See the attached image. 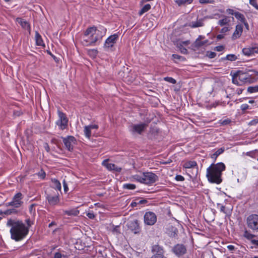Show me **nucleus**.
<instances>
[{
	"label": "nucleus",
	"mask_w": 258,
	"mask_h": 258,
	"mask_svg": "<svg viewBox=\"0 0 258 258\" xmlns=\"http://www.w3.org/2000/svg\"><path fill=\"white\" fill-rule=\"evenodd\" d=\"M124 188L127 189H134L136 188V185L133 183H125L123 185Z\"/></svg>",
	"instance_id": "obj_36"
},
{
	"label": "nucleus",
	"mask_w": 258,
	"mask_h": 258,
	"mask_svg": "<svg viewBox=\"0 0 258 258\" xmlns=\"http://www.w3.org/2000/svg\"><path fill=\"white\" fill-rule=\"evenodd\" d=\"M151 251L154 253L153 255H162L164 254L163 248L158 244L153 245Z\"/></svg>",
	"instance_id": "obj_20"
},
{
	"label": "nucleus",
	"mask_w": 258,
	"mask_h": 258,
	"mask_svg": "<svg viewBox=\"0 0 258 258\" xmlns=\"http://www.w3.org/2000/svg\"><path fill=\"white\" fill-rule=\"evenodd\" d=\"M112 232L114 234H115V235L119 234L120 233V230H119V226H114L112 230Z\"/></svg>",
	"instance_id": "obj_40"
},
{
	"label": "nucleus",
	"mask_w": 258,
	"mask_h": 258,
	"mask_svg": "<svg viewBox=\"0 0 258 258\" xmlns=\"http://www.w3.org/2000/svg\"><path fill=\"white\" fill-rule=\"evenodd\" d=\"M16 22L19 24L24 29L28 31L29 33H30V26L27 21L21 18H17L16 19Z\"/></svg>",
	"instance_id": "obj_19"
},
{
	"label": "nucleus",
	"mask_w": 258,
	"mask_h": 258,
	"mask_svg": "<svg viewBox=\"0 0 258 258\" xmlns=\"http://www.w3.org/2000/svg\"><path fill=\"white\" fill-rule=\"evenodd\" d=\"M224 38V35L223 34H218L217 35V39L218 40H221Z\"/></svg>",
	"instance_id": "obj_63"
},
{
	"label": "nucleus",
	"mask_w": 258,
	"mask_h": 258,
	"mask_svg": "<svg viewBox=\"0 0 258 258\" xmlns=\"http://www.w3.org/2000/svg\"><path fill=\"white\" fill-rule=\"evenodd\" d=\"M175 179L176 181H182L184 180V177L181 175H177L175 176Z\"/></svg>",
	"instance_id": "obj_48"
},
{
	"label": "nucleus",
	"mask_w": 258,
	"mask_h": 258,
	"mask_svg": "<svg viewBox=\"0 0 258 258\" xmlns=\"http://www.w3.org/2000/svg\"><path fill=\"white\" fill-rule=\"evenodd\" d=\"M248 107H249V106L247 104H243L241 105V107H240L241 109L243 111L247 109L248 108Z\"/></svg>",
	"instance_id": "obj_54"
},
{
	"label": "nucleus",
	"mask_w": 258,
	"mask_h": 258,
	"mask_svg": "<svg viewBox=\"0 0 258 258\" xmlns=\"http://www.w3.org/2000/svg\"><path fill=\"white\" fill-rule=\"evenodd\" d=\"M164 80L166 82H168L169 83H170L171 84H174L176 83V80L172 77H165L164 78Z\"/></svg>",
	"instance_id": "obj_38"
},
{
	"label": "nucleus",
	"mask_w": 258,
	"mask_h": 258,
	"mask_svg": "<svg viewBox=\"0 0 258 258\" xmlns=\"http://www.w3.org/2000/svg\"><path fill=\"white\" fill-rule=\"evenodd\" d=\"M218 207L220 206V211L223 213L226 214V212L225 211V207L223 205H222L220 204H217Z\"/></svg>",
	"instance_id": "obj_49"
},
{
	"label": "nucleus",
	"mask_w": 258,
	"mask_h": 258,
	"mask_svg": "<svg viewBox=\"0 0 258 258\" xmlns=\"http://www.w3.org/2000/svg\"><path fill=\"white\" fill-rule=\"evenodd\" d=\"M228 249L230 251H233L235 249V247L234 245H228L227 246Z\"/></svg>",
	"instance_id": "obj_59"
},
{
	"label": "nucleus",
	"mask_w": 258,
	"mask_h": 258,
	"mask_svg": "<svg viewBox=\"0 0 258 258\" xmlns=\"http://www.w3.org/2000/svg\"><path fill=\"white\" fill-rule=\"evenodd\" d=\"M231 22L230 18L227 16H223V18L219 20L218 24L221 26H230Z\"/></svg>",
	"instance_id": "obj_21"
},
{
	"label": "nucleus",
	"mask_w": 258,
	"mask_h": 258,
	"mask_svg": "<svg viewBox=\"0 0 258 258\" xmlns=\"http://www.w3.org/2000/svg\"><path fill=\"white\" fill-rule=\"evenodd\" d=\"M247 226L253 230L258 229V215L251 214L247 217L246 219Z\"/></svg>",
	"instance_id": "obj_7"
},
{
	"label": "nucleus",
	"mask_w": 258,
	"mask_h": 258,
	"mask_svg": "<svg viewBox=\"0 0 258 258\" xmlns=\"http://www.w3.org/2000/svg\"><path fill=\"white\" fill-rule=\"evenodd\" d=\"M22 199V194L20 192H18L14 196L11 202L7 203V205L8 206H11L15 208H19L23 204Z\"/></svg>",
	"instance_id": "obj_11"
},
{
	"label": "nucleus",
	"mask_w": 258,
	"mask_h": 258,
	"mask_svg": "<svg viewBox=\"0 0 258 258\" xmlns=\"http://www.w3.org/2000/svg\"><path fill=\"white\" fill-rule=\"evenodd\" d=\"M224 47L222 45L217 46L215 47V50L217 51H222L224 50Z\"/></svg>",
	"instance_id": "obj_51"
},
{
	"label": "nucleus",
	"mask_w": 258,
	"mask_h": 258,
	"mask_svg": "<svg viewBox=\"0 0 258 258\" xmlns=\"http://www.w3.org/2000/svg\"><path fill=\"white\" fill-rule=\"evenodd\" d=\"M226 12L227 14H229V15H234V14H235V12H234L233 10L232 9H228L226 10Z\"/></svg>",
	"instance_id": "obj_53"
},
{
	"label": "nucleus",
	"mask_w": 258,
	"mask_h": 258,
	"mask_svg": "<svg viewBox=\"0 0 258 258\" xmlns=\"http://www.w3.org/2000/svg\"><path fill=\"white\" fill-rule=\"evenodd\" d=\"M144 223L147 225H153L157 221V216L153 212H147L144 216Z\"/></svg>",
	"instance_id": "obj_10"
},
{
	"label": "nucleus",
	"mask_w": 258,
	"mask_h": 258,
	"mask_svg": "<svg viewBox=\"0 0 258 258\" xmlns=\"http://www.w3.org/2000/svg\"><path fill=\"white\" fill-rule=\"evenodd\" d=\"M63 213L68 216H78L80 212L77 208H73L70 210H64Z\"/></svg>",
	"instance_id": "obj_23"
},
{
	"label": "nucleus",
	"mask_w": 258,
	"mask_h": 258,
	"mask_svg": "<svg viewBox=\"0 0 258 258\" xmlns=\"http://www.w3.org/2000/svg\"><path fill=\"white\" fill-rule=\"evenodd\" d=\"M86 216L90 219H93L95 217V215L92 211L87 212Z\"/></svg>",
	"instance_id": "obj_46"
},
{
	"label": "nucleus",
	"mask_w": 258,
	"mask_h": 258,
	"mask_svg": "<svg viewBox=\"0 0 258 258\" xmlns=\"http://www.w3.org/2000/svg\"><path fill=\"white\" fill-rule=\"evenodd\" d=\"M49 204L51 206H55L60 202L59 195L58 194L55 195L48 194L46 197Z\"/></svg>",
	"instance_id": "obj_13"
},
{
	"label": "nucleus",
	"mask_w": 258,
	"mask_h": 258,
	"mask_svg": "<svg viewBox=\"0 0 258 258\" xmlns=\"http://www.w3.org/2000/svg\"><path fill=\"white\" fill-rule=\"evenodd\" d=\"M189 44V41H182L181 42V43H180L179 44H178L180 46L182 47V45H187L188 44Z\"/></svg>",
	"instance_id": "obj_57"
},
{
	"label": "nucleus",
	"mask_w": 258,
	"mask_h": 258,
	"mask_svg": "<svg viewBox=\"0 0 258 258\" xmlns=\"http://www.w3.org/2000/svg\"><path fill=\"white\" fill-rule=\"evenodd\" d=\"M147 127V124L141 123L133 124L130 126V131L133 135L141 134Z\"/></svg>",
	"instance_id": "obj_9"
},
{
	"label": "nucleus",
	"mask_w": 258,
	"mask_h": 258,
	"mask_svg": "<svg viewBox=\"0 0 258 258\" xmlns=\"http://www.w3.org/2000/svg\"><path fill=\"white\" fill-rule=\"evenodd\" d=\"M89 127H90V128L93 130H97L98 128V125L97 124H90L88 125Z\"/></svg>",
	"instance_id": "obj_56"
},
{
	"label": "nucleus",
	"mask_w": 258,
	"mask_h": 258,
	"mask_svg": "<svg viewBox=\"0 0 258 258\" xmlns=\"http://www.w3.org/2000/svg\"><path fill=\"white\" fill-rule=\"evenodd\" d=\"M234 16L238 21L242 23L244 22V21L245 20V18L244 15L238 12H235V14H234Z\"/></svg>",
	"instance_id": "obj_32"
},
{
	"label": "nucleus",
	"mask_w": 258,
	"mask_h": 258,
	"mask_svg": "<svg viewBox=\"0 0 258 258\" xmlns=\"http://www.w3.org/2000/svg\"><path fill=\"white\" fill-rule=\"evenodd\" d=\"M36 174L39 177V178L41 179H44L46 176L45 172L42 169H41L40 171L36 173Z\"/></svg>",
	"instance_id": "obj_37"
},
{
	"label": "nucleus",
	"mask_w": 258,
	"mask_h": 258,
	"mask_svg": "<svg viewBox=\"0 0 258 258\" xmlns=\"http://www.w3.org/2000/svg\"><path fill=\"white\" fill-rule=\"evenodd\" d=\"M243 236L245 238H246L248 240H251V242L252 244L258 245V240L252 239L255 236V235L250 233L247 230H245L244 231Z\"/></svg>",
	"instance_id": "obj_22"
},
{
	"label": "nucleus",
	"mask_w": 258,
	"mask_h": 258,
	"mask_svg": "<svg viewBox=\"0 0 258 258\" xmlns=\"http://www.w3.org/2000/svg\"><path fill=\"white\" fill-rule=\"evenodd\" d=\"M172 56L173 59H180V58L181 57V56H180L178 54H172Z\"/></svg>",
	"instance_id": "obj_60"
},
{
	"label": "nucleus",
	"mask_w": 258,
	"mask_h": 258,
	"mask_svg": "<svg viewBox=\"0 0 258 258\" xmlns=\"http://www.w3.org/2000/svg\"><path fill=\"white\" fill-rule=\"evenodd\" d=\"M63 186L64 192H67L69 190V188L67 183L64 180L63 181Z\"/></svg>",
	"instance_id": "obj_52"
},
{
	"label": "nucleus",
	"mask_w": 258,
	"mask_h": 258,
	"mask_svg": "<svg viewBox=\"0 0 258 258\" xmlns=\"http://www.w3.org/2000/svg\"><path fill=\"white\" fill-rule=\"evenodd\" d=\"M230 30V26H226L225 27H223L221 30L220 33L222 34H225L226 32H228Z\"/></svg>",
	"instance_id": "obj_42"
},
{
	"label": "nucleus",
	"mask_w": 258,
	"mask_h": 258,
	"mask_svg": "<svg viewBox=\"0 0 258 258\" xmlns=\"http://www.w3.org/2000/svg\"><path fill=\"white\" fill-rule=\"evenodd\" d=\"M231 122V120L229 119H226L225 120H223L221 121V124L223 125H227L229 123H230Z\"/></svg>",
	"instance_id": "obj_50"
},
{
	"label": "nucleus",
	"mask_w": 258,
	"mask_h": 258,
	"mask_svg": "<svg viewBox=\"0 0 258 258\" xmlns=\"http://www.w3.org/2000/svg\"><path fill=\"white\" fill-rule=\"evenodd\" d=\"M7 225L11 227V238L16 241L22 240L28 233V227L22 221L10 219L7 221Z\"/></svg>",
	"instance_id": "obj_2"
},
{
	"label": "nucleus",
	"mask_w": 258,
	"mask_h": 258,
	"mask_svg": "<svg viewBox=\"0 0 258 258\" xmlns=\"http://www.w3.org/2000/svg\"><path fill=\"white\" fill-rule=\"evenodd\" d=\"M247 91L250 93L258 92V85L255 86H250L247 88Z\"/></svg>",
	"instance_id": "obj_35"
},
{
	"label": "nucleus",
	"mask_w": 258,
	"mask_h": 258,
	"mask_svg": "<svg viewBox=\"0 0 258 258\" xmlns=\"http://www.w3.org/2000/svg\"><path fill=\"white\" fill-rule=\"evenodd\" d=\"M204 25L203 20L200 19L196 21H192L190 23L189 26L191 28H197L199 27H202Z\"/></svg>",
	"instance_id": "obj_24"
},
{
	"label": "nucleus",
	"mask_w": 258,
	"mask_h": 258,
	"mask_svg": "<svg viewBox=\"0 0 258 258\" xmlns=\"http://www.w3.org/2000/svg\"><path fill=\"white\" fill-rule=\"evenodd\" d=\"M243 90V89H241V88H238L237 90H236V92L238 94V95H240L242 93V91Z\"/></svg>",
	"instance_id": "obj_64"
},
{
	"label": "nucleus",
	"mask_w": 258,
	"mask_h": 258,
	"mask_svg": "<svg viewBox=\"0 0 258 258\" xmlns=\"http://www.w3.org/2000/svg\"><path fill=\"white\" fill-rule=\"evenodd\" d=\"M106 29L102 27L97 29L95 27L87 28L81 38V43L85 46H94L100 41L106 33Z\"/></svg>",
	"instance_id": "obj_1"
},
{
	"label": "nucleus",
	"mask_w": 258,
	"mask_h": 258,
	"mask_svg": "<svg viewBox=\"0 0 258 258\" xmlns=\"http://www.w3.org/2000/svg\"><path fill=\"white\" fill-rule=\"evenodd\" d=\"M207 56L210 58H213L216 56V53L213 51H208L207 52Z\"/></svg>",
	"instance_id": "obj_43"
},
{
	"label": "nucleus",
	"mask_w": 258,
	"mask_h": 258,
	"mask_svg": "<svg viewBox=\"0 0 258 258\" xmlns=\"http://www.w3.org/2000/svg\"><path fill=\"white\" fill-rule=\"evenodd\" d=\"M225 169L226 166L222 162L211 164L206 170V177L209 182L217 184L221 183L222 181V172Z\"/></svg>",
	"instance_id": "obj_3"
},
{
	"label": "nucleus",
	"mask_w": 258,
	"mask_h": 258,
	"mask_svg": "<svg viewBox=\"0 0 258 258\" xmlns=\"http://www.w3.org/2000/svg\"><path fill=\"white\" fill-rule=\"evenodd\" d=\"M196 42L198 46H201L205 45L207 43V41L200 42L198 40H197Z\"/></svg>",
	"instance_id": "obj_58"
},
{
	"label": "nucleus",
	"mask_w": 258,
	"mask_h": 258,
	"mask_svg": "<svg viewBox=\"0 0 258 258\" xmlns=\"http://www.w3.org/2000/svg\"><path fill=\"white\" fill-rule=\"evenodd\" d=\"M118 35L114 34L109 36L105 40L103 47L105 51H113L114 50V45L116 43Z\"/></svg>",
	"instance_id": "obj_6"
},
{
	"label": "nucleus",
	"mask_w": 258,
	"mask_h": 258,
	"mask_svg": "<svg viewBox=\"0 0 258 258\" xmlns=\"http://www.w3.org/2000/svg\"><path fill=\"white\" fill-rule=\"evenodd\" d=\"M151 9V6L150 4L145 5L139 11V14L140 16H142L144 13L148 12Z\"/></svg>",
	"instance_id": "obj_31"
},
{
	"label": "nucleus",
	"mask_w": 258,
	"mask_h": 258,
	"mask_svg": "<svg viewBox=\"0 0 258 258\" xmlns=\"http://www.w3.org/2000/svg\"><path fill=\"white\" fill-rule=\"evenodd\" d=\"M98 53L96 49H90L88 50V54L92 58L96 57Z\"/></svg>",
	"instance_id": "obj_33"
},
{
	"label": "nucleus",
	"mask_w": 258,
	"mask_h": 258,
	"mask_svg": "<svg viewBox=\"0 0 258 258\" xmlns=\"http://www.w3.org/2000/svg\"><path fill=\"white\" fill-rule=\"evenodd\" d=\"M194 0H175V3L179 7L189 5L192 3Z\"/></svg>",
	"instance_id": "obj_25"
},
{
	"label": "nucleus",
	"mask_w": 258,
	"mask_h": 258,
	"mask_svg": "<svg viewBox=\"0 0 258 258\" xmlns=\"http://www.w3.org/2000/svg\"><path fill=\"white\" fill-rule=\"evenodd\" d=\"M132 178L142 183L151 184L158 180V176L152 172H147L134 175Z\"/></svg>",
	"instance_id": "obj_4"
},
{
	"label": "nucleus",
	"mask_w": 258,
	"mask_h": 258,
	"mask_svg": "<svg viewBox=\"0 0 258 258\" xmlns=\"http://www.w3.org/2000/svg\"><path fill=\"white\" fill-rule=\"evenodd\" d=\"M15 212H16V210L13 209H10V210H7L5 213L6 214H11L14 213Z\"/></svg>",
	"instance_id": "obj_55"
},
{
	"label": "nucleus",
	"mask_w": 258,
	"mask_h": 258,
	"mask_svg": "<svg viewBox=\"0 0 258 258\" xmlns=\"http://www.w3.org/2000/svg\"><path fill=\"white\" fill-rule=\"evenodd\" d=\"M197 166V163L195 161H189L184 163L183 167L185 168H191Z\"/></svg>",
	"instance_id": "obj_26"
},
{
	"label": "nucleus",
	"mask_w": 258,
	"mask_h": 258,
	"mask_svg": "<svg viewBox=\"0 0 258 258\" xmlns=\"http://www.w3.org/2000/svg\"><path fill=\"white\" fill-rule=\"evenodd\" d=\"M51 181L53 184V186L56 189L58 190H60L61 188V186L60 182L56 179L53 178L51 179Z\"/></svg>",
	"instance_id": "obj_30"
},
{
	"label": "nucleus",
	"mask_w": 258,
	"mask_h": 258,
	"mask_svg": "<svg viewBox=\"0 0 258 258\" xmlns=\"http://www.w3.org/2000/svg\"><path fill=\"white\" fill-rule=\"evenodd\" d=\"M127 225L128 227L135 234L139 233L141 230L139 223L137 220L129 221Z\"/></svg>",
	"instance_id": "obj_16"
},
{
	"label": "nucleus",
	"mask_w": 258,
	"mask_h": 258,
	"mask_svg": "<svg viewBox=\"0 0 258 258\" xmlns=\"http://www.w3.org/2000/svg\"><path fill=\"white\" fill-rule=\"evenodd\" d=\"M102 165L105 166L108 170L119 172L121 170V168L118 167L115 164L111 163H108L107 160H105L102 162Z\"/></svg>",
	"instance_id": "obj_17"
},
{
	"label": "nucleus",
	"mask_w": 258,
	"mask_h": 258,
	"mask_svg": "<svg viewBox=\"0 0 258 258\" xmlns=\"http://www.w3.org/2000/svg\"><path fill=\"white\" fill-rule=\"evenodd\" d=\"M53 258H69V256L60 251H57L54 253Z\"/></svg>",
	"instance_id": "obj_34"
},
{
	"label": "nucleus",
	"mask_w": 258,
	"mask_h": 258,
	"mask_svg": "<svg viewBox=\"0 0 258 258\" xmlns=\"http://www.w3.org/2000/svg\"><path fill=\"white\" fill-rule=\"evenodd\" d=\"M199 2L201 4H213L214 3V0H199Z\"/></svg>",
	"instance_id": "obj_45"
},
{
	"label": "nucleus",
	"mask_w": 258,
	"mask_h": 258,
	"mask_svg": "<svg viewBox=\"0 0 258 258\" xmlns=\"http://www.w3.org/2000/svg\"><path fill=\"white\" fill-rule=\"evenodd\" d=\"M138 202V205L143 204L146 203L147 201L146 200H139Z\"/></svg>",
	"instance_id": "obj_61"
},
{
	"label": "nucleus",
	"mask_w": 258,
	"mask_h": 258,
	"mask_svg": "<svg viewBox=\"0 0 258 258\" xmlns=\"http://www.w3.org/2000/svg\"><path fill=\"white\" fill-rule=\"evenodd\" d=\"M35 40L36 44L38 46H44V44L43 41L40 36V35L38 33L36 32L35 33Z\"/></svg>",
	"instance_id": "obj_27"
},
{
	"label": "nucleus",
	"mask_w": 258,
	"mask_h": 258,
	"mask_svg": "<svg viewBox=\"0 0 258 258\" xmlns=\"http://www.w3.org/2000/svg\"><path fill=\"white\" fill-rule=\"evenodd\" d=\"M84 132L85 136L88 139H90L92 135V130L88 125H86L84 127Z\"/></svg>",
	"instance_id": "obj_28"
},
{
	"label": "nucleus",
	"mask_w": 258,
	"mask_h": 258,
	"mask_svg": "<svg viewBox=\"0 0 258 258\" xmlns=\"http://www.w3.org/2000/svg\"><path fill=\"white\" fill-rule=\"evenodd\" d=\"M242 176L240 178H238L237 181L238 182H240L244 180L246 178V173L245 171H243L241 172Z\"/></svg>",
	"instance_id": "obj_39"
},
{
	"label": "nucleus",
	"mask_w": 258,
	"mask_h": 258,
	"mask_svg": "<svg viewBox=\"0 0 258 258\" xmlns=\"http://www.w3.org/2000/svg\"><path fill=\"white\" fill-rule=\"evenodd\" d=\"M249 4L258 10V5L256 2V0H249Z\"/></svg>",
	"instance_id": "obj_47"
},
{
	"label": "nucleus",
	"mask_w": 258,
	"mask_h": 258,
	"mask_svg": "<svg viewBox=\"0 0 258 258\" xmlns=\"http://www.w3.org/2000/svg\"><path fill=\"white\" fill-rule=\"evenodd\" d=\"M258 123V118H254L253 119L250 121L248 125H255Z\"/></svg>",
	"instance_id": "obj_44"
},
{
	"label": "nucleus",
	"mask_w": 258,
	"mask_h": 258,
	"mask_svg": "<svg viewBox=\"0 0 258 258\" xmlns=\"http://www.w3.org/2000/svg\"><path fill=\"white\" fill-rule=\"evenodd\" d=\"M172 251L176 255L180 256L186 253V248L184 245L177 244L173 247Z\"/></svg>",
	"instance_id": "obj_14"
},
{
	"label": "nucleus",
	"mask_w": 258,
	"mask_h": 258,
	"mask_svg": "<svg viewBox=\"0 0 258 258\" xmlns=\"http://www.w3.org/2000/svg\"><path fill=\"white\" fill-rule=\"evenodd\" d=\"M57 113L59 118L56 121V124L58 126L60 130H63L68 126V119L66 114L58 110Z\"/></svg>",
	"instance_id": "obj_8"
},
{
	"label": "nucleus",
	"mask_w": 258,
	"mask_h": 258,
	"mask_svg": "<svg viewBox=\"0 0 258 258\" xmlns=\"http://www.w3.org/2000/svg\"><path fill=\"white\" fill-rule=\"evenodd\" d=\"M226 59L230 61H234L237 59V56L234 54H230L227 55Z\"/></svg>",
	"instance_id": "obj_41"
},
{
	"label": "nucleus",
	"mask_w": 258,
	"mask_h": 258,
	"mask_svg": "<svg viewBox=\"0 0 258 258\" xmlns=\"http://www.w3.org/2000/svg\"><path fill=\"white\" fill-rule=\"evenodd\" d=\"M76 142L75 138L73 136H68L63 138V143L66 149L71 151L73 150V146Z\"/></svg>",
	"instance_id": "obj_12"
},
{
	"label": "nucleus",
	"mask_w": 258,
	"mask_h": 258,
	"mask_svg": "<svg viewBox=\"0 0 258 258\" xmlns=\"http://www.w3.org/2000/svg\"><path fill=\"white\" fill-rule=\"evenodd\" d=\"M250 82L251 78L247 73L238 71L232 76V82L237 85L241 86L245 83H249Z\"/></svg>",
	"instance_id": "obj_5"
},
{
	"label": "nucleus",
	"mask_w": 258,
	"mask_h": 258,
	"mask_svg": "<svg viewBox=\"0 0 258 258\" xmlns=\"http://www.w3.org/2000/svg\"><path fill=\"white\" fill-rule=\"evenodd\" d=\"M242 52L246 56H250L255 53H258V45L254 44L249 47L242 49Z\"/></svg>",
	"instance_id": "obj_15"
},
{
	"label": "nucleus",
	"mask_w": 258,
	"mask_h": 258,
	"mask_svg": "<svg viewBox=\"0 0 258 258\" xmlns=\"http://www.w3.org/2000/svg\"><path fill=\"white\" fill-rule=\"evenodd\" d=\"M243 32V26L241 24H237L236 26L235 30L232 36V39L235 40L239 38Z\"/></svg>",
	"instance_id": "obj_18"
},
{
	"label": "nucleus",
	"mask_w": 258,
	"mask_h": 258,
	"mask_svg": "<svg viewBox=\"0 0 258 258\" xmlns=\"http://www.w3.org/2000/svg\"><path fill=\"white\" fill-rule=\"evenodd\" d=\"M151 258H167L165 256L162 255H153Z\"/></svg>",
	"instance_id": "obj_62"
},
{
	"label": "nucleus",
	"mask_w": 258,
	"mask_h": 258,
	"mask_svg": "<svg viewBox=\"0 0 258 258\" xmlns=\"http://www.w3.org/2000/svg\"><path fill=\"white\" fill-rule=\"evenodd\" d=\"M224 148H221L215 151L213 154L211 155V158L213 159L216 160L218 156L223 153Z\"/></svg>",
	"instance_id": "obj_29"
}]
</instances>
